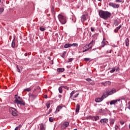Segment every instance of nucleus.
Returning a JSON list of instances; mask_svg holds the SVG:
<instances>
[{
	"mask_svg": "<svg viewBox=\"0 0 130 130\" xmlns=\"http://www.w3.org/2000/svg\"><path fill=\"white\" fill-rule=\"evenodd\" d=\"M71 61H73V58H70L69 59V62H71Z\"/></svg>",
	"mask_w": 130,
	"mask_h": 130,
	"instance_id": "49",
	"label": "nucleus"
},
{
	"mask_svg": "<svg viewBox=\"0 0 130 130\" xmlns=\"http://www.w3.org/2000/svg\"><path fill=\"white\" fill-rule=\"evenodd\" d=\"M72 21H74V18H72Z\"/></svg>",
	"mask_w": 130,
	"mask_h": 130,
	"instance_id": "62",
	"label": "nucleus"
},
{
	"mask_svg": "<svg viewBox=\"0 0 130 130\" xmlns=\"http://www.w3.org/2000/svg\"><path fill=\"white\" fill-rule=\"evenodd\" d=\"M40 31H42L43 32V31H45V28H44V27H40Z\"/></svg>",
	"mask_w": 130,
	"mask_h": 130,
	"instance_id": "37",
	"label": "nucleus"
},
{
	"mask_svg": "<svg viewBox=\"0 0 130 130\" xmlns=\"http://www.w3.org/2000/svg\"><path fill=\"white\" fill-rule=\"evenodd\" d=\"M74 23H75V22H76V20H75V19H74Z\"/></svg>",
	"mask_w": 130,
	"mask_h": 130,
	"instance_id": "60",
	"label": "nucleus"
},
{
	"mask_svg": "<svg viewBox=\"0 0 130 130\" xmlns=\"http://www.w3.org/2000/svg\"><path fill=\"white\" fill-rule=\"evenodd\" d=\"M89 50V49L88 48H86V49L82 51V52H86V51H88Z\"/></svg>",
	"mask_w": 130,
	"mask_h": 130,
	"instance_id": "47",
	"label": "nucleus"
},
{
	"mask_svg": "<svg viewBox=\"0 0 130 130\" xmlns=\"http://www.w3.org/2000/svg\"><path fill=\"white\" fill-rule=\"evenodd\" d=\"M58 97H59V98H61V95L59 94V95H58Z\"/></svg>",
	"mask_w": 130,
	"mask_h": 130,
	"instance_id": "55",
	"label": "nucleus"
},
{
	"mask_svg": "<svg viewBox=\"0 0 130 130\" xmlns=\"http://www.w3.org/2000/svg\"><path fill=\"white\" fill-rule=\"evenodd\" d=\"M119 101H120V99L111 101L110 102V105H114V104H115V103H116L117 102H118Z\"/></svg>",
	"mask_w": 130,
	"mask_h": 130,
	"instance_id": "9",
	"label": "nucleus"
},
{
	"mask_svg": "<svg viewBox=\"0 0 130 130\" xmlns=\"http://www.w3.org/2000/svg\"><path fill=\"white\" fill-rule=\"evenodd\" d=\"M51 12L53 14V15H54V14H55V11H54V7H53V6H52L51 8Z\"/></svg>",
	"mask_w": 130,
	"mask_h": 130,
	"instance_id": "27",
	"label": "nucleus"
},
{
	"mask_svg": "<svg viewBox=\"0 0 130 130\" xmlns=\"http://www.w3.org/2000/svg\"><path fill=\"white\" fill-rule=\"evenodd\" d=\"M40 130H45V127H44V124L42 123L41 124Z\"/></svg>",
	"mask_w": 130,
	"mask_h": 130,
	"instance_id": "22",
	"label": "nucleus"
},
{
	"mask_svg": "<svg viewBox=\"0 0 130 130\" xmlns=\"http://www.w3.org/2000/svg\"><path fill=\"white\" fill-rule=\"evenodd\" d=\"M84 59L85 61H89V60H90V58H85Z\"/></svg>",
	"mask_w": 130,
	"mask_h": 130,
	"instance_id": "41",
	"label": "nucleus"
},
{
	"mask_svg": "<svg viewBox=\"0 0 130 130\" xmlns=\"http://www.w3.org/2000/svg\"><path fill=\"white\" fill-rule=\"evenodd\" d=\"M103 99H104V98H103V96H102L101 98H99L98 99H95V102H101V101H102L103 100Z\"/></svg>",
	"mask_w": 130,
	"mask_h": 130,
	"instance_id": "15",
	"label": "nucleus"
},
{
	"mask_svg": "<svg viewBox=\"0 0 130 130\" xmlns=\"http://www.w3.org/2000/svg\"><path fill=\"white\" fill-rule=\"evenodd\" d=\"M58 19L59 22H60L61 24H64L66 23H67V19L62 15L59 14L58 16Z\"/></svg>",
	"mask_w": 130,
	"mask_h": 130,
	"instance_id": "3",
	"label": "nucleus"
},
{
	"mask_svg": "<svg viewBox=\"0 0 130 130\" xmlns=\"http://www.w3.org/2000/svg\"><path fill=\"white\" fill-rule=\"evenodd\" d=\"M15 103H16V104H20V105L23 106L25 105L26 104L25 103V102H24L22 98H21V97L20 96H18V95H15Z\"/></svg>",
	"mask_w": 130,
	"mask_h": 130,
	"instance_id": "2",
	"label": "nucleus"
},
{
	"mask_svg": "<svg viewBox=\"0 0 130 130\" xmlns=\"http://www.w3.org/2000/svg\"><path fill=\"white\" fill-rule=\"evenodd\" d=\"M94 43H95V41L92 40L91 42L89 44V46L90 45H94Z\"/></svg>",
	"mask_w": 130,
	"mask_h": 130,
	"instance_id": "32",
	"label": "nucleus"
},
{
	"mask_svg": "<svg viewBox=\"0 0 130 130\" xmlns=\"http://www.w3.org/2000/svg\"><path fill=\"white\" fill-rule=\"evenodd\" d=\"M92 47H93L92 45H90L89 46V44H88V45H86L85 46H84L83 48H87V49H89V50H90V49H92Z\"/></svg>",
	"mask_w": 130,
	"mask_h": 130,
	"instance_id": "13",
	"label": "nucleus"
},
{
	"mask_svg": "<svg viewBox=\"0 0 130 130\" xmlns=\"http://www.w3.org/2000/svg\"><path fill=\"white\" fill-rule=\"evenodd\" d=\"M49 120L50 121V122H52L53 120H54V118H53V117H50L49 118Z\"/></svg>",
	"mask_w": 130,
	"mask_h": 130,
	"instance_id": "34",
	"label": "nucleus"
},
{
	"mask_svg": "<svg viewBox=\"0 0 130 130\" xmlns=\"http://www.w3.org/2000/svg\"><path fill=\"white\" fill-rule=\"evenodd\" d=\"M9 111L10 113L12 114V115L13 116H18V111L16 109L13 107L9 108Z\"/></svg>",
	"mask_w": 130,
	"mask_h": 130,
	"instance_id": "4",
	"label": "nucleus"
},
{
	"mask_svg": "<svg viewBox=\"0 0 130 130\" xmlns=\"http://www.w3.org/2000/svg\"><path fill=\"white\" fill-rule=\"evenodd\" d=\"M66 54H67V51H64L62 55H61V57H63V58H64L66 57Z\"/></svg>",
	"mask_w": 130,
	"mask_h": 130,
	"instance_id": "30",
	"label": "nucleus"
},
{
	"mask_svg": "<svg viewBox=\"0 0 130 130\" xmlns=\"http://www.w3.org/2000/svg\"><path fill=\"white\" fill-rule=\"evenodd\" d=\"M109 95H112V94H114V93H116V90L115 89H112L109 92H108Z\"/></svg>",
	"mask_w": 130,
	"mask_h": 130,
	"instance_id": "12",
	"label": "nucleus"
},
{
	"mask_svg": "<svg viewBox=\"0 0 130 130\" xmlns=\"http://www.w3.org/2000/svg\"><path fill=\"white\" fill-rule=\"evenodd\" d=\"M32 89L31 88H25L24 89V92H30Z\"/></svg>",
	"mask_w": 130,
	"mask_h": 130,
	"instance_id": "26",
	"label": "nucleus"
},
{
	"mask_svg": "<svg viewBox=\"0 0 130 130\" xmlns=\"http://www.w3.org/2000/svg\"><path fill=\"white\" fill-rule=\"evenodd\" d=\"M74 130H77V129H74Z\"/></svg>",
	"mask_w": 130,
	"mask_h": 130,
	"instance_id": "63",
	"label": "nucleus"
},
{
	"mask_svg": "<svg viewBox=\"0 0 130 130\" xmlns=\"http://www.w3.org/2000/svg\"><path fill=\"white\" fill-rule=\"evenodd\" d=\"M109 6H110V7H112L114 9H118V8H119V5L115 4L111 2L109 3Z\"/></svg>",
	"mask_w": 130,
	"mask_h": 130,
	"instance_id": "6",
	"label": "nucleus"
},
{
	"mask_svg": "<svg viewBox=\"0 0 130 130\" xmlns=\"http://www.w3.org/2000/svg\"><path fill=\"white\" fill-rule=\"evenodd\" d=\"M121 28V25H120L119 26L117 27L114 30V31L115 33H117L118 32V30Z\"/></svg>",
	"mask_w": 130,
	"mask_h": 130,
	"instance_id": "18",
	"label": "nucleus"
},
{
	"mask_svg": "<svg viewBox=\"0 0 130 130\" xmlns=\"http://www.w3.org/2000/svg\"><path fill=\"white\" fill-rule=\"evenodd\" d=\"M62 108V107H61V106L59 105L57 107L56 111H55V113H57V112H59L60 109H61Z\"/></svg>",
	"mask_w": 130,
	"mask_h": 130,
	"instance_id": "14",
	"label": "nucleus"
},
{
	"mask_svg": "<svg viewBox=\"0 0 130 130\" xmlns=\"http://www.w3.org/2000/svg\"><path fill=\"white\" fill-rule=\"evenodd\" d=\"M46 106L47 107V108L48 109L49 107H50V103L48 102L46 104Z\"/></svg>",
	"mask_w": 130,
	"mask_h": 130,
	"instance_id": "31",
	"label": "nucleus"
},
{
	"mask_svg": "<svg viewBox=\"0 0 130 130\" xmlns=\"http://www.w3.org/2000/svg\"><path fill=\"white\" fill-rule=\"evenodd\" d=\"M101 47H104L106 45V42H105V39H103V41L101 43Z\"/></svg>",
	"mask_w": 130,
	"mask_h": 130,
	"instance_id": "21",
	"label": "nucleus"
},
{
	"mask_svg": "<svg viewBox=\"0 0 130 130\" xmlns=\"http://www.w3.org/2000/svg\"><path fill=\"white\" fill-rule=\"evenodd\" d=\"M125 44L127 47L129 46V40L127 38L125 39Z\"/></svg>",
	"mask_w": 130,
	"mask_h": 130,
	"instance_id": "11",
	"label": "nucleus"
},
{
	"mask_svg": "<svg viewBox=\"0 0 130 130\" xmlns=\"http://www.w3.org/2000/svg\"><path fill=\"white\" fill-rule=\"evenodd\" d=\"M70 125V123L68 121L62 122L60 124V128L63 130L67 129V127Z\"/></svg>",
	"mask_w": 130,
	"mask_h": 130,
	"instance_id": "5",
	"label": "nucleus"
},
{
	"mask_svg": "<svg viewBox=\"0 0 130 130\" xmlns=\"http://www.w3.org/2000/svg\"><path fill=\"white\" fill-rule=\"evenodd\" d=\"M62 88H64V89H66V90H69V87L67 86H62Z\"/></svg>",
	"mask_w": 130,
	"mask_h": 130,
	"instance_id": "39",
	"label": "nucleus"
},
{
	"mask_svg": "<svg viewBox=\"0 0 130 130\" xmlns=\"http://www.w3.org/2000/svg\"><path fill=\"white\" fill-rule=\"evenodd\" d=\"M71 46H74L75 47H77L78 46V44L77 43L71 44Z\"/></svg>",
	"mask_w": 130,
	"mask_h": 130,
	"instance_id": "35",
	"label": "nucleus"
},
{
	"mask_svg": "<svg viewBox=\"0 0 130 130\" xmlns=\"http://www.w3.org/2000/svg\"><path fill=\"white\" fill-rule=\"evenodd\" d=\"M29 97H32V94H29Z\"/></svg>",
	"mask_w": 130,
	"mask_h": 130,
	"instance_id": "56",
	"label": "nucleus"
},
{
	"mask_svg": "<svg viewBox=\"0 0 130 130\" xmlns=\"http://www.w3.org/2000/svg\"><path fill=\"white\" fill-rule=\"evenodd\" d=\"M118 127L117 126H115V129H118Z\"/></svg>",
	"mask_w": 130,
	"mask_h": 130,
	"instance_id": "51",
	"label": "nucleus"
},
{
	"mask_svg": "<svg viewBox=\"0 0 130 130\" xmlns=\"http://www.w3.org/2000/svg\"><path fill=\"white\" fill-rule=\"evenodd\" d=\"M86 20H87V15H86L85 14L81 16V22L82 23H84L85 22V21H86Z\"/></svg>",
	"mask_w": 130,
	"mask_h": 130,
	"instance_id": "8",
	"label": "nucleus"
},
{
	"mask_svg": "<svg viewBox=\"0 0 130 130\" xmlns=\"http://www.w3.org/2000/svg\"><path fill=\"white\" fill-rule=\"evenodd\" d=\"M95 30V28L94 27H91V32H94V30Z\"/></svg>",
	"mask_w": 130,
	"mask_h": 130,
	"instance_id": "45",
	"label": "nucleus"
},
{
	"mask_svg": "<svg viewBox=\"0 0 130 130\" xmlns=\"http://www.w3.org/2000/svg\"><path fill=\"white\" fill-rule=\"evenodd\" d=\"M37 89H38V90H39V89H40V87L38 86V87H37Z\"/></svg>",
	"mask_w": 130,
	"mask_h": 130,
	"instance_id": "54",
	"label": "nucleus"
},
{
	"mask_svg": "<svg viewBox=\"0 0 130 130\" xmlns=\"http://www.w3.org/2000/svg\"><path fill=\"white\" fill-rule=\"evenodd\" d=\"M100 122H101L102 123H107V122H108V119L106 118L102 119L100 120Z\"/></svg>",
	"mask_w": 130,
	"mask_h": 130,
	"instance_id": "16",
	"label": "nucleus"
},
{
	"mask_svg": "<svg viewBox=\"0 0 130 130\" xmlns=\"http://www.w3.org/2000/svg\"><path fill=\"white\" fill-rule=\"evenodd\" d=\"M99 15L102 19L104 20H108L109 18L111 17V13L103 10H100L99 12Z\"/></svg>",
	"mask_w": 130,
	"mask_h": 130,
	"instance_id": "1",
	"label": "nucleus"
},
{
	"mask_svg": "<svg viewBox=\"0 0 130 130\" xmlns=\"http://www.w3.org/2000/svg\"><path fill=\"white\" fill-rule=\"evenodd\" d=\"M92 50H96V48L93 49Z\"/></svg>",
	"mask_w": 130,
	"mask_h": 130,
	"instance_id": "58",
	"label": "nucleus"
},
{
	"mask_svg": "<svg viewBox=\"0 0 130 130\" xmlns=\"http://www.w3.org/2000/svg\"><path fill=\"white\" fill-rule=\"evenodd\" d=\"M99 2H101L102 0H98Z\"/></svg>",
	"mask_w": 130,
	"mask_h": 130,
	"instance_id": "59",
	"label": "nucleus"
},
{
	"mask_svg": "<svg viewBox=\"0 0 130 130\" xmlns=\"http://www.w3.org/2000/svg\"><path fill=\"white\" fill-rule=\"evenodd\" d=\"M102 85H103L104 86H110V85H111V82H110V81L102 82Z\"/></svg>",
	"mask_w": 130,
	"mask_h": 130,
	"instance_id": "10",
	"label": "nucleus"
},
{
	"mask_svg": "<svg viewBox=\"0 0 130 130\" xmlns=\"http://www.w3.org/2000/svg\"><path fill=\"white\" fill-rule=\"evenodd\" d=\"M99 113H103L104 112V111L102 109H99Z\"/></svg>",
	"mask_w": 130,
	"mask_h": 130,
	"instance_id": "36",
	"label": "nucleus"
},
{
	"mask_svg": "<svg viewBox=\"0 0 130 130\" xmlns=\"http://www.w3.org/2000/svg\"><path fill=\"white\" fill-rule=\"evenodd\" d=\"M120 124H121V125L124 124V121L120 120Z\"/></svg>",
	"mask_w": 130,
	"mask_h": 130,
	"instance_id": "42",
	"label": "nucleus"
},
{
	"mask_svg": "<svg viewBox=\"0 0 130 130\" xmlns=\"http://www.w3.org/2000/svg\"><path fill=\"white\" fill-rule=\"evenodd\" d=\"M51 111H52V110L51 109H49L47 114H50V113H51Z\"/></svg>",
	"mask_w": 130,
	"mask_h": 130,
	"instance_id": "46",
	"label": "nucleus"
},
{
	"mask_svg": "<svg viewBox=\"0 0 130 130\" xmlns=\"http://www.w3.org/2000/svg\"><path fill=\"white\" fill-rule=\"evenodd\" d=\"M58 91L59 93H62V86H60L59 87Z\"/></svg>",
	"mask_w": 130,
	"mask_h": 130,
	"instance_id": "29",
	"label": "nucleus"
},
{
	"mask_svg": "<svg viewBox=\"0 0 130 130\" xmlns=\"http://www.w3.org/2000/svg\"><path fill=\"white\" fill-rule=\"evenodd\" d=\"M91 118L92 120H94L95 121H97V120L99 119V116H97L95 117H91Z\"/></svg>",
	"mask_w": 130,
	"mask_h": 130,
	"instance_id": "20",
	"label": "nucleus"
},
{
	"mask_svg": "<svg viewBox=\"0 0 130 130\" xmlns=\"http://www.w3.org/2000/svg\"><path fill=\"white\" fill-rule=\"evenodd\" d=\"M72 46V44H66L64 45V48H69Z\"/></svg>",
	"mask_w": 130,
	"mask_h": 130,
	"instance_id": "25",
	"label": "nucleus"
},
{
	"mask_svg": "<svg viewBox=\"0 0 130 130\" xmlns=\"http://www.w3.org/2000/svg\"><path fill=\"white\" fill-rule=\"evenodd\" d=\"M114 121H115L114 119H113L112 118L110 119V124H112V125L114 124Z\"/></svg>",
	"mask_w": 130,
	"mask_h": 130,
	"instance_id": "28",
	"label": "nucleus"
},
{
	"mask_svg": "<svg viewBox=\"0 0 130 130\" xmlns=\"http://www.w3.org/2000/svg\"><path fill=\"white\" fill-rule=\"evenodd\" d=\"M122 2L121 0H115V3H121Z\"/></svg>",
	"mask_w": 130,
	"mask_h": 130,
	"instance_id": "43",
	"label": "nucleus"
},
{
	"mask_svg": "<svg viewBox=\"0 0 130 130\" xmlns=\"http://www.w3.org/2000/svg\"><path fill=\"white\" fill-rule=\"evenodd\" d=\"M114 24L115 26H117L118 25V22H115Z\"/></svg>",
	"mask_w": 130,
	"mask_h": 130,
	"instance_id": "50",
	"label": "nucleus"
},
{
	"mask_svg": "<svg viewBox=\"0 0 130 130\" xmlns=\"http://www.w3.org/2000/svg\"><path fill=\"white\" fill-rule=\"evenodd\" d=\"M80 110V105L77 104L76 107V112H79Z\"/></svg>",
	"mask_w": 130,
	"mask_h": 130,
	"instance_id": "23",
	"label": "nucleus"
},
{
	"mask_svg": "<svg viewBox=\"0 0 130 130\" xmlns=\"http://www.w3.org/2000/svg\"><path fill=\"white\" fill-rule=\"evenodd\" d=\"M78 96H79V93H77L76 95H75L73 97V98H77V97H78Z\"/></svg>",
	"mask_w": 130,
	"mask_h": 130,
	"instance_id": "48",
	"label": "nucleus"
},
{
	"mask_svg": "<svg viewBox=\"0 0 130 130\" xmlns=\"http://www.w3.org/2000/svg\"><path fill=\"white\" fill-rule=\"evenodd\" d=\"M4 12V9L3 8H0V14H2Z\"/></svg>",
	"mask_w": 130,
	"mask_h": 130,
	"instance_id": "44",
	"label": "nucleus"
},
{
	"mask_svg": "<svg viewBox=\"0 0 130 130\" xmlns=\"http://www.w3.org/2000/svg\"><path fill=\"white\" fill-rule=\"evenodd\" d=\"M57 72L58 73H62V72H64V69H63V68H58L57 69Z\"/></svg>",
	"mask_w": 130,
	"mask_h": 130,
	"instance_id": "19",
	"label": "nucleus"
},
{
	"mask_svg": "<svg viewBox=\"0 0 130 130\" xmlns=\"http://www.w3.org/2000/svg\"><path fill=\"white\" fill-rule=\"evenodd\" d=\"M20 66L17 65V70H18V73H20Z\"/></svg>",
	"mask_w": 130,
	"mask_h": 130,
	"instance_id": "40",
	"label": "nucleus"
},
{
	"mask_svg": "<svg viewBox=\"0 0 130 130\" xmlns=\"http://www.w3.org/2000/svg\"><path fill=\"white\" fill-rule=\"evenodd\" d=\"M17 127H18V128H20V127H21V124H19V125L17 126Z\"/></svg>",
	"mask_w": 130,
	"mask_h": 130,
	"instance_id": "53",
	"label": "nucleus"
},
{
	"mask_svg": "<svg viewBox=\"0 0 130 130\" xmlns=\"http://www.w3.org/2000/svg\"><path fill=\"white\" fill-rule=\"evenodd\" d=\"M102 96H103L104 98H106L107 97H108V96H109V93L108 92H106Z\"/></svg>",
	"mask_w": 130,
	"mask_h": 130,
	"instance_id": "24",
	"label": "nucleus"
},
{
	"mask_svg": "<svg viewBox=\"0 0 130 130\" xmlns=\"http://www.w3.org/2000/svg\"><path fill=\"white\" fill-rule=\"evenodd\" d=\"M130 102H129L128 104H129Z\"/></svg>",
	"mask_w": 130,
	"mask_h": 130,
	"instance_id": "64",
	"label": "nucleus"
},
{
	"mask_svg": "<svg viewBox=\"0 0 130 130\" xmlns=\"http://www.w3.org/2000/svg\"><path fill=\"white\" fill-rule=\"evenodd\" d=\"M1 3H2V0H0V4H1Z\"/></svg>",
	"mask_w": 130,
	"mask_h": 130,
	"instance_id": "61",
	"label": "nucleus"
},
{
	"mask_svg": "<svg viewBox=\"0 0 130 130\" xmlns=\"http://www.w3.org/2000/svg\"><path fill=\"white\" fill-rule=\"evenodd\" d=\"M11 45H12V47H13V48H15V47H16V40L15 39V38H14Z\"/></svg>",
	"mask_w": 130,
	"mask_h": 130,
	"instance_id": "17",
	"label": "nucleus"
},
{
	"mask_svg": "<svg viewBox=\"0 0 130 130\" xmlns=\"http://www.w3.org/2000/svg\"><path fill=\"white\" fill-rule=\"evenodd\" d=\"M75 94V90H73L72 91V92L70 94V98H72L73 97V95Z\"/></svg>",
	"mask_w": 130,
	"mask_h": 130,
	"instance_id": "33",
	"label": "nucleus"
},
{
	"mask_svg": "<svg viewBox=\"0 0 130 130\" xmlns=\"http://www.w3.org/2000/svg\"><path fill=\"white\" fill-rule=\"evenodd\" d=\"M110 73H114L115 72V68H113L110 71Z\"/></svg>",
	"mask_w": 130,
	"mask_h": 130,
	"instance_id": "38",
	"label": "nucleus"
},
{
	"mask_svg": "<svg viewBox=\"0 0 130 130\" xmlns=\"http://www.w3.org/2000/svg\"><path fill=\"white\" fill-rule=\"evenodd\" d=\"M85 80H86V81H87V82H89V85H91L92 86H93V85H95V82H94V81H91L92 79H91L90 78H86V79H85Z\"/></svg>",
	"mask_w": 130,
	"mask_h": 130,
	"instance_id": "7",
	"label": "nucleus"
},
{
	"mask_svg": "<svg viewBox=\"0 0 130 130\" xmlns=\"http://www.w3.org/2000/svg\"><path fill=\"white\" fill-rule=\"evenodd\" d=\"M18 129H19V127H16L15 128V129L14 130H18Z\"/></svg>",
	"mask_w": 130,
	"mask_h": 130,
	"instance_id": "52",
	"label": "nucleus"
},
{
	"mask_svg": "<svg viewBox=\"0 0 130 130\" xmlns=\"http://www.w3.org/2000/svg\"><path fill=\"white\" fill-rule=\"evenodd\" d=\"M45 98H46V99L47 98V95H45Z\"/></svg>",
	"mask_w": 130,
	"mask_h": 130,
	"instance_id": "57",
	"label": "nucleus"
}]
</instances>
